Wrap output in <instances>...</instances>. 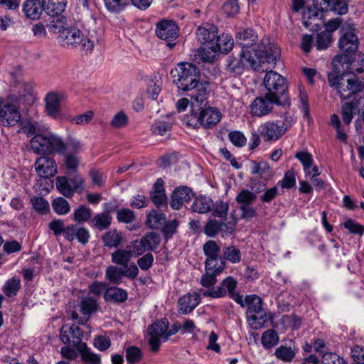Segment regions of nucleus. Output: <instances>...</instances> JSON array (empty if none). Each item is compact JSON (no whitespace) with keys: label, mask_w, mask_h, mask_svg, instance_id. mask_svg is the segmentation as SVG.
Here are the masks:
<instances>
[{"label":"nucleus","mask_w":364,"mask_h":364,"mask_svg":"<svg viewBox=\"0 0 364 364\" xmlns=\"http://www.w3.org/2000/svg\"><path fill=\"white\" fill-rule=\"evenodd\" d=\"M279 57L280 50L277 46L271 43L269 38H263L257 49L252 51L242 50L239 57L229 56L226 67L232 73L241 74L245 63H248L253 70L264 72L270 68L266 67V64L272 65L274 68Z\"/></svg>","instance_id":"f257e3e1"},{"label":"nucleus","mask_w":364,"mask_h":364,"mask_svg":"<svg viewBox=\"0 0 364 364\" xmlns=\"http://www.w3.org/2000/svg\"><path fill=\"white\" fill-rule=\"evenodd\" d=\"M173 83L179 91L187 92L196 90L192 98L202 104L207 98L208 84L200 82L201 74L198 67L192 63H178L171 72Z\"/></svg>","instance_id":"f03ea898"},{"label":"nucleus","mask_w":364,"mask_h":364,"mask_svg":"<svg viewBox=\"0 0 364 364\" xmlns=\"http://www.w3.org/2000/svg\"><path fill=\"white\" fill-rule=\"evenodd\" d=\"M205 256V273L201 276L200 284L208 289L214 287L217 277L225 267V262L220 256V247L215 240H208L203 246Z\"/></svg>","instance_id":"7ed1b4c3"},{"label":"nucleus","mask_w":364,"mask_h":364,"mask_svg":"<svg viewBox=\"0 0 364 364\" xmlns=\"http://www.w3.org/2000/svg\"><path fill=\"white\" fill-rule=\"evenodd\" d=\"M266 71L267 73L263 80L265 94L284 105L289 104L287 95L288 85L286 78L275 71H267V70Z\"/></svg>","instance_id":"20e7f679"},{"label":"nucleus","mask_w":364,"mask_h":364,"mask_svg":"<svg viewBox=\"0 0 364 364\" xmlns=\"http://www.w3.org/2000/svg\"><path fill=\"white\" fill-rule=\"evenodd\" d=\"M31 150L37 154H50L63 150L61 137L50 132L37 133L30 141Z\"/></svg>","instance_id":"39448f33"},{"label":"nucleus","mask_w":364,"mask_h":364,"mask_svg":"<svg viewBox=\"0 0 364 364\" xmlns=\"http://www.w3.org/2000/svg\"><path fill=\"white\" fill-rule=\"evenodd\" d=\"M64 45L80 49L85 54H90L94 50V41L87 37H85L82 31L76 27H70L63 29L60 33Z\"/></svg>","instance_id":"423d86ee"},{"label":"nucleus","mask_w":364,"mask_h":364,"mask_svg":"<svg viewBox=\"0 0 364 364\" xmlns=\"http://www.w3.org/2000/svg\"><path fill=\"white\" fill-rule=\"evenodd\" d=\"M237 287V281L231 276L224 279L216 288L213 287L205 290L204 296L218 299L225 296L227 294L240 306L243 305V296L235 291Z\"/></svg>","instance_id":"0eeeda50"},{"label":"nucleus","mask_w":364,"mask_h":364,"mask_svg":"<svg viewBox=\"0 0 364 364\" xmlns=\"http://www.w3.org/2000/svg\"><path fill=\"white\" fill-rule=\"evenodd\" d=\"M58 176L55 178V186L58 191L66 198H70L74 193H81L85 189V181L80 174Z\"/></svg>","instance_id":"6e6552de"},{"label":"nucleus","mask_w":364,"mask_h":364,"mask_svg":"<svg viewBox=\"0 0 364 364\" xmlns=\"http://www.w3.org/2000/svg\"><path fill=\"white\" fill-rule=\"evenodd\" d=\"M156 36L167 42V46L172 49L179 36V27L173 20L163 19L156 23Z\"/></svg>","instance_id":"1a4fd4ad"},{"label":"nucleus","mask_w":364,"mask_h":364,"mask_svg":"<svg viewBox=\"0 0 364 364\" xmlns=\"http://www.w3.org/2000/svg\"><path fill=\"white\" fill-rule=\"evenodd\" d=\"M168 328V322L166 319L157 321L148 327L149 335L148 343L152 352L156 353L159 350L161 340L164 341Z\"/></svg>","instance_id":"9d476101"},{"label":"nucleus","mask_w":364,"mask_h":364,"mask_svg":"<svg viewBox=\"0 0 364 364\" xmlns=\"http://www.w3.org/2000/svg\"><path fill=\"white\" fill-rule=\"evenodd\" d=\"M274 105L281 106L282 103L264 94L256 97L250 105V113L253 117H262L270 114Z\"/></svg>","instance_id":"9b49d317"},{"label":"nucleus","mask_w":364,"mask_h":364,"mask_svg":"<svg viewBox=\"0 0 364 364\" xmlns=\"http://www.w3.org/2000/svg\"><path fill=\"white\" fill-rule=\"evenodd\" d=\"M363 88L364 82L363 81L354 75L346 74L343 81L340 82L337 91L342 99L346 100Z\"/></svg>","instance_id":"f8f14e48"},{"label":"nucleus","mask_w":364,"mask_h":364,"mask_svg":"<svg viewBox=\"0 0 364 364\" xmlns=\"http://www.w3.org/2000/svg\"><path fill=\"white\" fill-rule=\"evenodd\" d=\"M46 13L55 17L57 26L63 28L66 25V18L62 15L67 6V0H43ZM54 23L55 21H53Z\"/></svg>","instance_id":"ddd939ff"},{"label":"nucleus","mask_w":364,"mask_h":364,"mask_svg":"<svg viewBox=\"0 0 364 364\" xmlns=\"http://www.w3.org/2000/svg\"><path fill=\"white\" fill-rule=\"evenodd\" d=\"M284 122L269 121L260 126V135L264 141H277L286 132Z\"/></svg>","instance_id":"4468645a"},{"label":"nucleus","mask_w":364,"mask_h":364,"mask_svg":"<svg viewBox=\"0 0 364 364\" xmlns=\"http://www.w3.org/2000/svg\"><path fill=\"white\" fill-rule=\"evenodd\" d=\"M20 119L21 114L15 105L0 104V123L3 126H14Z\"/></svg>","instance_id":"2eb2a0df"},{"label":"nucleus","mask_w":364,"mask_h":364,"mask_svg":"<svg viewBox=\"0 0 364 364\" xmlns=\"http://www.w3.org/2000/svg\"><path fill=\"white\" fill-rule=\"evenodd\" d=\"M35 168L39 176L49 178L57 173V165L55 161L48 156H41L35 162Z\"/></svg>","instance_id":"dca6fc26"},{"label":"nucleus","mask_w":364,"mask_h":364,"mask_svg":"<svg viewBox=\"0 0 364 364\" xmlns=\"http://www.w3.org/2000/svg\"><path fill=\"white\" fill-rule=\"evenodd\" d=\"M194 194L190 188L180 186L172 193L170 205L174 210H179L183 203L190 202Z\"/></svg>","instance_id":"f3484780"},{"label":"nucleus","mask_w":364,"mask_h":364,"mask_svg":"<svg viewBox=\"0 0 364 364\" xmlns=\"http://www.w3.org/2000/svg\"><path fill=\"white\" fill-rule=\"evenodd\" d=\"M235 230V224L231 223H225L215 219L208 220L204 228V232L208 237H215L219 232L232 233Z\"/></svg>","instance_id":"a211bd4d"},{"label":"nucleus","mask_w":364,"mask_h":364,"mask_svg":"<svg viewBox=\"0 0 364 364\" xmlns=\"http://www.w3.org/2000/svg\"><path fill=\"white\" fill-rule=\"evenodd\" d=\"M198 41L203 46H213L218 38V28L213 24L205 23L196 31Z\"/></svg>","instance_id":"6ab92c4d"},{"label":"nucleus","mask_w":364,"mask_h":364,"mask_svg":"<svg viewBox=\"0 0 364 364\" xmlns=\"http://www.w3.org/2000/svg\"><path fill=\"white\" fill-rule=\"evenodd\" d=\"M314 4L319 6L322 11H333L338 15L346 14L348 11L346 0H314Z\"/></svg>","instance_id":"aec40b11"},{"label":"nucleus","mask_w":364,"mask_h":364,"mask_svg":"<svg viewBox=\"0 0 364 364\" xmlns=\"http://www.w3.org/2000/svg\"><path fill=\"white\" fill-rule=\"evenodd\" d=\"M63 100V95L57 92H49L46 95L45 108L47 114L53 119H57L60 114V105Z\"/></svg>","instance_id":"412c9836"},{"label":"nucleus","mask_w":364,"mask_h":364,"mask_svg":"<svg viewBox=\"0 0 364 364\" xmlns=\"http://www.w3.org/2000/svg\"><path fill=\"white\" fill-rule=\"evenodd\" d=\"M241 306H247V318L250 320L256 321L257 317L255 314H259L262 311V300L259 296L255 294L248 295L245 296V298H243V305Z\"/></svg>","instance_id":"4be33fe9"},{"label":"nucleus","mask_w":364,"mask_h":364,"mask_svg":"<svg viewBox=\"0 0 364 364\" xmlns=\"http://www.w3.org/2000/svg\"><path fill=\"white\" fill-rule=\"evenodd\" d=\"M79 306L82 318L79 319L78 323L83 325L90 319L91 314L97 311L99 304L95 299L87 296L82 299Z\"/></svg>","instance_id":"5701e85b"},{"label":"nucleus","mask_w":364,"mask_h":364,"mask_svg":"<svg viewBox=\"0 0 364 364\" xmlns=\"http://www.w3.org/2000/svg\"><path fill=\"white\" fill-rule=\"evenodd\" d=\"M43 10V0H26L23 4V12L28 18L32 20L38 19Z\"/></svg>","instance_id":"b1692460"},{"label":"nucleus","mask_w":364,"mask_h":364,"mask_svg":"<svg viewBox=\"0 0 364 364\" xmlns=\"http://www.w3.org/2000/svg\"><path fill=\"white\" fill-rule=\"evenodd\" d=\"M200 300V294L196 292L183 295L178 301L179 313L183 314L191 313L198 305Z\"/></svg>","instance_id":"393cba45"},{"label":"nucleus","mask_w":364,"mask_h":364,"mask_svg":"<svg viewBox=\"0 0 364 364\" xmlns=\"http://www.w3.org/2000/svg\"><path fill=\"white\" fill-rule=\"evenodd\" d=\"M150 198L157 207L166 205L167 197L165 193L164 182L162 178H158L154 183L150 193Z\"/></svg>","instance_id":"a878e982"},{"label":"nucleus","mask_w":364,"mask_h":364,"mask_svg":"<svg viewBox=\"0 0 364 364\" xmlns=\"http://www.w3.org/2000/svg\"><path fill=\"white\" fill-rule=\"evenodd\" d=\"M200 116L201 117L202 127L206 129L215 126L220 121L221 118L220 112L213 107L200 109Z\"/></svg>","instance_id":"bb28decb"},{"label":"nucleus","mask_w":364,"mask_h":364,"mask_svg":"<svg viewBox=\"0 0 364 364\" xmlns=\"http://www.w3.org/2000/svg\"><path fill=\"white\" fill-rule=\"evenodd\" d=\"M236 41L242 48L252 47L257 41V35L251 28H240L236 36Z\"/></svg>","instance_id":"cd10ccee"},{"label":"nucleus","mask_w":364,"mask_h":364,"mask_svg":"<svg viewBox=\"0 0 364 364\" xmlns=\"http://www.w3.org/2000/svg\"><path fill=\"white\" fill-rule=\"evenodd\" d=\"M339 46L346 53H355L358 48V37L353 32H347L340 38Z\"/></svg>","instance_id":"c85d7f7f"},{"label":"nucleus","mask_w":364,"mask_h":364,"mask_svg":"<svg viewBox=\"0 0 364 364\" xmlns=\"http://www.w3.org/2000/svg\"><path fill=\"white\" fill-rule=\"evenodd\" d=\"M127 291L116 287L107 288L104 293V299L107 302L123 303L127 300Z\"/></svg>","instance_id":"c756f323"},{"label":"nucleus","mask_w":364,"mask_h":364,"mask_svg":"<svg viewBox=\"0 0 364 364\" xmlns=\"http://www.w3.org/2000/svg\"><path fill=\"white\" fill-rule=\"evenodd\" d=\"M112 221V217L110 213L105 210L100 213L96 214L91 220L90 225L92 228L103 231L107 230Z\"/></svg>","instance_id":"7c9ffc66"},{"label":"nucleus","mask_w":364,"mask_h":364,"mask_svg":"<svg viewBox=\"0 0 364 364\" xmlns=\"http://www.w3.org/2000/svg\"><path fill=\"white\" fill-rule=\"evenodd\" d=\"M319 13L314 9L310 8L306 9L303 12V24L309 30L317 29L320 27L321 22V18L318 17Z\"/></svg>","instance_id":"2f4dec72"},{"label":"nucleus","mask_w":364,"mask_h":364,"mask_svg":"<svg viewBox=\"0 0 364 364\" xmlns=\"http://www.w3.org/2000/svg\"><path fill=\"white\" fill-rule=\"evenodd\" d=\"M213 205V201L210 197L200 196L195 198L191 208L194 212L203 214L210 212Z\"/></svg>","instance_id":"473e14b6"},{"label":"nucleus","mask_w":364,"mask_h":364,"mask_svg":"<svg viewBox=\"0 0 364 364\" xmlns=\"http://www.w3.org/2000/svg\"><path fill=\"white\" fill-rule=\"evenodd\" d=\"M222 259L229 261L232 264H237L242 260V254L240 249L235 245H225L223 248Z\"/></svg>","instance_id":"72a5a7b5"},{"label":"nucleus","mask_w":364,"mask_h":364,"mask_svg":"<svg viewBox=\"0 0 364 364\" xmlns=\"http://www.w3.org/2000/svg\"><path fill=\"white\" fill-rule=\"evenodd\" d=\"M69 333L73 337V344L74 346H76L78 351L82 352L84 350H90L85 343L81 342L82 338L83 337V331L77 325H72L69 328Z\"/></svg>","instance_id":"f704fd0d"},{"label":"nucleus","mask_w":364,"mask_h":364,"mask_svg":"<svg viewBox=\"0 0 364 364\" xmlns=\"http://www.w3.org/2000/svg\"><path fill=\"white\" fill-rule=\"evenodd\" d=\"M102 240L104 245L109 248L117 247L122 241V235L120 232L116 229L106 232L102 236Z\"/></svg>","instance_id":"c9c22d12"},{"label":"nucleus","mask_w":364,"mask_h":364,"mask_svg":"<svg viewBox=\"0 0 364 364\" xmlns=\"http://www.w3.org/2000/svg\"><path fill=\"white\" fill-rule=\"evenodd\" d=\"M215 48L216 47H214L213 46H201L197 50V53L196 54L197 56L196 59H198L199 62L201 61L203 63L213 62L218 53Z\"/></svg>","instance_id":"e433bc0d"},{"label":"nucleus","mask_w":364,"mask_h":364,"mask_svg":"<svg viewBox=\"0 0 364 364\" xmlns=\"http://www.w3.org/2000/svg\"><path fill=\"white\" fill-rule=\"evenodd\" d=\"M213 46L216 47L218 52L228 53L233 47V39L231 36L223 33L221 36H218Z\"/></svg>","instance_id":"4c0bfd02"},{"label":"nucleus","mask_w":364,"mask_h":364,"mask_svg":"<svg viewBox=\"0 0 364 364\" xmlns=\"http://www.w3.org/2000/svg\"><path fill=\"white\" fill-rule=\"evenodd\" d=\"M111 257L114 264L127 267L132 258V252L124 249H118L112 253Z\"/></svg>","instance_id":"58836bf2"},{"label":"nucleus","mask_w":364,"mask_h":364,"mask_svg":"<svg viewBox=\"0 0 364 364\" xmlns=\"http://www.w3.org/2000/svg\"><path fill=\"white\" fill-rule=\"evenodd\" d=\"M358 103L357 102L345 103L342 107L341 112L343 122L348 125L351 122L354 114L358 112Z\"/></svg>","instance_id":"ea45409f"},{"label":"nucleus","mask_w":364,"mask_h":364,"mask_svg":"<svg viewBox=\"0 0 364 364\" xmlns=\"http://www.w3.org/2000/svg\"><path fill=\"white\" fill-rule=\"evenodd\" d=\"M296 352V349L294 347L282 345L275 350L274 355L279 360L289 363L295 357Z\"/></svg>","instance_id":"a19ab883"},{"label":"nucleus","mask_w":364,"mask_h":364,"mask_svg":"<svg viewBox=\"0 0 364 364\" xmlns=\"http://www.w3.org/2000/svg\"><path fill=\"white\" fill-rule=\"evenodd\" d=\"M62 144L63 150L57 151V153L60 154H66V151H68L67 153H73L74 154H77L82 149V144L80 140L71 136L67 139L66 142H64L62 140Z\"/></svg>","instance_id":"79ce46f5"},{"label":"nucleus","mask_w":364,"mask_h":364,"mask_svg":"<svg viewBox=\"0 0 364 364\" xmlns=\"http://www.w3.org/2000/svg\"><path fill=\"white\" fill-rule=\"evenodd\" d=\"M65 155L64 164L67 168V174L72 176L78 174L77 173V167L80 164V158L77 154L73 153L63 154Z\"/></svg>","instance_id":"37998d69"},{"label":"nucleus","mask_w":364,"mask_h":364,"mask_svg":"<svg viewBox=\"0 0 364 364\" xmlns=\"http://www.w3.org/2000/svg\"><path fill=\"white\" fill-rule=\"evenodd\" d=\"M166 220L165 215L158 210H153L147 215L146 223L152 229L159 228Z\"/></svg>","instance_id":"c03bdc74"},{"label":"nucleus","mask_w":364,"mask_h":364,"mask_svg":"<svg viewBox=\"0 0 364 364\" xmlns=\"http://www.w3.org/2000/svg\"><path fill=\"white\" fill-rule=\"evenodd\" d=\"M332 43V33L329 31H321L316 35L314 46L319 50H326Z\"/></svg>","instance_id":"a18cd8bd"},{"label":"nucleus","mask_w":364,"mask_h":364,"mask_svg":"<svg viewBox=\"0 0 364 364\" xmlns=\"http://www.w3.org/2000/svg\"><path fill=\"white\" fill-rule=\"evenodd\" d=\"M21 289V280L17 277H13L7 280L2 290L8 297L15 296Z\"/></svg>","instance_id":"49530a36"},{"label":"nucleus","mask_w":364,"mask_h":364,"mask_svg":"<svg viewBox=\"0 0 364 364\" xmlns=\"http://www.w3.org/2000/svg\"><path fill=\"white\" fill-rule=\"evenodd\" d=\"M123 276L122 269L117 266H109L105 272V278L111 283L117 285L122 283Z\"/></svg>","instance_id":"de8ad7c7"},{"label":"nucleus","mask_w":364,"mask_h":364,"mask_svg":"<svg viewBox=\"0 0 364 364\" xmlns=\"http://www.w3.org/2000/svg\"><path fill=\"white\" fill-rule=\"evenodd\" d=\"M229 210V203L222 200L213 202L210 212L214 217L226 219Z\"/></svg>","instance_id":"09e8293b"},{"label":"nucleus","mask_w":364,"mask_h":364,"mask_svg":"<svg viewBox=\"0 0 364 364\" xmlns=\"http://www.w3.org/2000/svg\"><path fill=\"white\" fill-rule=\"evenodd\" d=\"M261 342L264 348L269 349L276 346L279 342L277 333L273 329L265 331L262 336Z\"/></svg>","instance_id":"8fccbe9b"},{"label":"nucleus","mask_w":364,"mask_h":364,"mask_svg":"<svg viewBox=\"0 0 364 364\" xmlns=\"http://www.w3.org/2000/svg\"><path fill=\"white\" fill-rule=\"evenodd\" d=\"M141 240L144 244V246L148 251L154 250L161 242V237L159 234L150 232L146 233L141 237Z\"/></svg>","instance_id":"3c124183"},{"label":"nucleus","mask_w":364,"mask_h":364,"mask_svg":"<svg viewBox=\"0 0 364 364\" xmlns=\"http://www.w3.org/2000/svg\"><path fill=\"white\" fill-rule=\"evenodd\" d=\"M21 130L27 136L36 135L43 131L44 127L38 122L26 120L21 123Z\"/></svg>","instance_id":"603ef678"},{"label":"nucleus","mask_w":364,"mask_h":364,"mask_svg":"<svg viewBox=\"0 0 364 364\" xmlns=\"http://www.w3.org/2000/svg\"><path fill=\"white\" fill-rule=\"evenodd\" d=\"M200 115V109H198L197 111L193 109L191 113L183 117V122L189 127L194 129L198 128L199 127L202 126L201 117Z\"/></svg>","instance_id":"864d4df0"},{"label":"nucleus","mask_w":364,"mask_h":364,"mask_svg":"<svg viewBox=\"0 0 364 364\" xmlns=\"http://www.w3.org/2000/svg\"><path fill=\"white\" fill-rule=\"evenodd\" d=\"M295 157L301 163L304 172L306 174H311V168L314 161L312 155L307 151H301L296 152Z\"/></svg>","instance_id":"5fc2aeb1"},{"label":"nucleus","mask_w":364,"mask_h":364,"mask_svg":"<svg viewBox=\"0 0 364 364\" xmlns=\"http://www.w3.org/2000/svg\"><path fill=\"white\" fill-rule=\"evenodd\" d=\"M92 211L89 207L80 205L73 213V220L77 223L87 222L92 217Z\"/></svg>","instance_id":"6e6d98bb"},{"label":"nucleus","mask_w":364,"mask_h":364,"mask_svg":"<svg viewBox=\"0 0 364 364\" xmlns=\"http://www.w3.org/2000/svg\"><path fill=\"white\" fill-rule=\"evenodd\" d=\"M256 194L247 189H242L236 196L235 201L240 205H251L255 200Z\"/></svg>","instance_id":"4d7b16f0"},{"label":"nucleus","mask_w":364,"mask_h":364,"mask_svg":"<svg viewBox=\"0 0 364 364\" xmlns=\"http://www.w3.org/2000/svg\"><path fill=\"white\" fill-rule=\"evenodd\" d=\"M53 210L58 215H65L70 210L69 203L63 197H58L52 202Z\"/></svg>","instance_id":"13d9d810"},{"label":"nucleus","mask_w":364,"mask_h":364,"mask_svg":"<svg viewBox=\"0 0 364 364\" xmlns=\"http://www.w3.org/2000/svg\"><path fill=\"white\" fill-rule=\"evenodd\" d=\"M125 352L126 359L129 363L134 364L139 363L143 358V353L141 349L134 346L128 347Z\"/></svg>","instance_id":"bf43d9fd"},{"label":"nucleus","mask_w":364,"mask_h":364,"mask_svg":"<svg viewBox=\"0 0 364 364\" xmlns=\"http://www.w3.org/2000/svg\"><path fill=\"white\" fill-rule=\"evenodd\" d=\"M117 219L119 223H132L136 219L134 213L128 208H121L117 211Z\"/></svg>","instance_id":"052dcab7"},{"label":"nucleus","mask_w":364,"mask_h":364,"mask_svg":"<svg viewBox=\"0 0 364 364\" xmlns=\"http://www.w3.org/2000/svg\"><path fill=\"white\" fill-rule=\"evenodd\" d=\"M106 8L111 12L119 13L128 4V0H104Z\"/></svg>","instance_id":"680f3d73"},{"label":"nucleus","mask_w":364,"mask_h":364,"mask_svg":"<svg viewBox=\"0 0 364 364\" xmlns=\"http://www.w3.org/2000/svg\"><path fill=\"white\" fill-rule=\"evenodd\" d=\"M129 118L123 111L117 112L112 118L110 124L115 129L125 127L128 124Z\"/></svg>","instance_id":"e2e57ef3"},{"label":"nucleus","mask_w":364,"mask_h":364,"mask_svg":"<svg viewBox=\"0 0 364 364\" xmlns=\"http://www.w3.org/2000/svg\"><path fill=\"white\" fill-rule=\"evenodd\" d=\"M228 139L231 143L237 147L244 146L247 143L245 135L240 131H232L228 134Z\"/></svg>","instance_id":"0e129e2a"},{"label":"nucleus","mask_w":364,"mask_h":364,"mask_svg":"<svg viewBox=\"0 0 364 364\" xmlns=\"http://www.w3.org/2000/svg\"><path fill=\"white\" fill-rule=\"evenodd\" d=\"M31 203L33 208L42 214H45L49 210V204L43 197L32 198Z\"/></svg>","instance_id":"69168bd1"},{"label":"nucleus","mask_w":364,"mask_h":364,"mask_svg":"<svg viewBox=\"0 0 364 364\" xmlns=\"http://www.w3.org/2000/svg\"><path fill=\"white\" fill-rule=\"evenodd\" d=\"M278 184L282 186V188H291L296 185L295 173L292 170H289L284 174V178L282 181L278 182Z\"/></svg>","instance_id":"338daca9"},{"label":"nucleus","mask_w":364,"mask_h":364,"mask_svg":"<svg viewBox=\"0 0 364 364\" xmlns=\"http://www.w3.org/2000/svg\"><path fill=\"white\" fill-rule=\"evenodd\" d=\"M322 364H346L343 358L336 353H327L322 356Z\"/></svg>","instance_id":"774afa93"}]
</instances>
